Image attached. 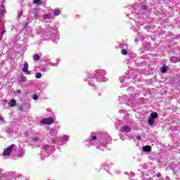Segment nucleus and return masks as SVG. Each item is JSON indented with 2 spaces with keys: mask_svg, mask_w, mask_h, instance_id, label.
<instances>
[{
  "mask_svg": "<svg viewBox=\"0 0 180 180\" xmlns=\"http://www.w3.org/2000/svg\"><path fill=\"white\" fill-rule=\"evenodd\" d=\"M142 9H143L144 11H146V9H147V5L142 4Z\"/></svg>",
  "mask_w": 180,
  "mask_h": 180,
  "instance_id": "f704fd0d",
  "label": "nucleus"
},
{
  "mask_svg": "<svg viewBox=\"0 0 180 180\" xmlns=\"http://www.w3.org/2000/svg\"><path fill=\"white\" fill-rule=\"evenodd\" d=\"M120 131L121 133H130V131H131V128L127 125H124L123 127H121Z\"/></svg>",
  "mask_w": 180,
  "mask_h": 180,
  "instance_id": "39448f33",
  "label": "nucleus"
},
{
  "mask_svg": "<svg viewBox=\"0 0 180 180\" xmlns=\"http://www.w3.org/2000/svg\"><path fill=\"white\" fill-rule=\"evenodd\" d=\"M156 175H157L158 178H160V176H161V173H158Z\"/></svg>",
  "mask_w": 180,
  "mask_h": 180,
  "instance_id": "a19ab883",
  "label": "nucleus"
},
{
  "mask_svg": "<svg viewBox=\"0 0 180 180\" xmlns=\"http://www.w3.org/2000/svg\"><path fill=\"white\" fill-rule=\"evenodd\" d=\"M60 140H62V141H68V136L65 135L60 138Z\"/></svg>",
  "mask_w": 180,
  "mask_h": 180,
  "instance_id": "a878e982",
  "label": "nucleus"
},
{
  "mask_svg": "<svg viewBox=\"0 0 180 180\" xmlns=\"http://www.w3.org/2000/svg\"><path fill=\"white\" fill-rule=\"evenodd\" d=\"M97 148H100L101 150H102V151H103V149H102L101 147L98 146Z\"/></svg>",
  "mask_w": 180,
  "mask_h": 180,
  "instance_id": "c03bdc74",
  "label": "nucleus"
},
{
  "mask_svg": "<svg viewBox=\"0 0 180 180\" xmlns=\"http://www.w3.org/2000/svg\"><path fill=\"white\" fill-rule=\"evenodd\" d=\"M133 86H129V88H128V91H133Z\"/></svg>",
  "mask_w": 180,
  "mask_h": 180,
  "instance_id": "4c0bfd02",
  "label": "nucleus"
},
{
  "mask_svg": "<svg viewBox=\"0 0 180 180\" xmlns=\"http://www.w3.org/2000/svg\"><path fill=\"white\" fill-rule=\"evenodd\" d=\"M119 101H120V102H122V98H120V100H119Z\"/></svg>",
  "mask_w": 180,
  "mask_h": 180,
  "instance_id": "864d4df0",
  "label": "nucleus"
},
{
  "mask_svg": "<svg viewBox=\"0 0 180 180\" xmlns=\"http://www.w3.org/2000/svg\"><path fill=\"white\" fill-rule=\"evenodd\" d=\"M121 53L123 56H127V50L125 49H122Z\"/></svg>",
  "mask_w": 180,
  "mask_h": 180,
  "instance_id": "bb28decb",
  "label": "nucleus"
},
{
  "mask_svg": "<svg viewBox=\"0 0 180 180\" xmlns=\"http://www.w3.org/2000/svg\"><path fill=\"white\" fill-rule=\"evenodd\" d=\"M132 57H136V53H132Z\"/></svg>",
  "mask_w": 180,
  "mask_h": 180,
  "instance_id": "a18cd8bd",
  "label": "nucleus"
},
{
  "mask_svg": "<svg viewBox=\"0 0 180 180\" xmlns=\"http://www.w3.org/2000/svg\"><path fill=\"white\" fill-rule=\"evenodd\" d=\"M41 72H47L49 71V68H44L41 69Z\"/></svg>",
  "mask_w": 180,
  "mask_h": 180,
  "instance_id": "7c9ffc66",
  "label": "nucleus"
},
{
  "mask_svg": "<svg viewBox=\"0 0 180 180\" xmlns=\"http://www.w3.org/2000/svg\"><path fill=\"white\" fill-rule=\"evenodd\" d=\"M57 133H58V129L57 128H51L49 129L50 136H57Z\"/></svg>",
  "mask_w": 180,
  "mask_h": 180,
  "instance_id": "1a4fd4ad",
  "label": "nucleus"
},
{
  "mask_svg": "<svg viewBox=\"0 0 180 180\" xmlns=\"http://www.w3.org/2000/svg\"><path fill=\"white\" fill-rule=\"evenodd\" d=\"M40 123L41 124H51V123H54V119L52 117L42 119Z\"/></svg>",
  "mask_w": 180,
  "mask_h": 180,
  "instance_id": "20e7f679",
  "label": "nucleus"
},
{
  "mask_svg": "<svg viewBox=\"0 0 180 180\" xmlns=\"http://www.w3.org/2000/svg\"><path fill=\"white\" fill-rule=\"evenodd\" d=\"M22 15H23V11L20 10V16H22Z\"/></svg>",
  "mask_w": 180,
  "mask_h": 180,
  "instance_id": "ea45409f",
  "label": "nucleus"
},
{
  "mask_svg": "<svg viewBox=\"0 0 180 180\" xmlns=\"http://www.w3.org/2000/svg\"><path fill=\"white\" fill-rule=\"evenodd\" d=\"M130 14H127V18H129V15Z\"/></svg>",
  "mask_w": 180,
  "mask_h": 180,
  "instance_id": "603ef678",
  "label": "nucleus"
},
{
  "mask_svg": "<svg viewBox=\"0 0 180 180\" xmlns=\"http://www.w3.org/2000/svg\"><path fill=\"white\" fill-rule=\"evenodd\" d=\"M149 126H153L154 124V118H152L151 117L148 119V122Z\"/></svg>",
  "mask_w": 180,
  "mask_h": 180,
  "instance_id": "aec40b11",
  "label": "nucleus"
},
{
  "mask_svg": "<svg viewBox=\"0 0 180 180\" xmlns=\"http://www.w3.org/2000/svg\"><path fill=\"white\" fill-rule=\"evenodd\" d=\"M124 98H127V96H124Z\"/></svg>",
  "mask_w": 180,
  "mask_h": 180,
  "instance_id": "5fc2aeb1",
  "label": "nucleus"
},
{
  "mask_svg": "<svg viewBox=\"0 0 180 180\" xmlns=\"http://www.w3.org/2000/svg\"><path fill=\"white\" fill-rule=\"evenodd\" d=\"M26 81H27L26 77H25L24 76H22L21 77V82H26Z\"/></svg>",
  "mask_w": 180,
  "mask_h": 180,
  "instance_id": "473e14b6",
  "label": "nucleus"
},
{
  "mask_svg": "<svg viewBox=\"0 0 180 180\" xmlns=\"http://www.w3.org/2000/svg\"><path fill=\"white\" fill-rule=\"evenodd\" d=\"M160 180H164V179H160Z\"/></svg>",
  "mask_w": 180,
  "mask_h": 180,
  "instance_id": "6e6d98bb",
  "label": "nucleus"
},
{
  "mask_svg": "<svg viewBox=\"0 0 180 180\" xmlns=\"http://www.w3.org/2000/svg\"><path fill=\"white\" fill-rule=\"evenodd\" d=\"M8 178L9 180H16V178H15V174H8Z\"/></svg>",
  "mask_w": 180,
  "mask_h": 180,
  "instance_id": "5701e85b",
  "label": "nucleus"
},
{
  "mask_svg": "<svg viewBox=\"0 0 180 180\" xmlns=\"http://www.w3.org/2000/svg\"><path fill=\"white\" fill-rule=\"evenodd\" d=\"M4 120V118H2V117H0V120Z\"/></svg>",
  "mask_w": 180,
  "mask_h": 180,
  "instance_id": "3c124183",
  "label": "nucleus"
},
{
  "mask_svg": "<svg viewBox=\"0 0 180 180\" xmlns=\"http://www.w3.org/2000/svg\"><path fill=\"white\" fill-rule=\"evenodd\" d=\"M46 157H49V155H46Z\"/></svg>",
  "mask_w": 180,
  "mask_h": 180,
  "instance_id": "13d9d810",
  "label": "nucleus"
},
{
  "mask_svg": "<svg viewBox=\"0 0 180 180\" xmlns=\"http://www.w3.org/2000/svg\"><path fill=\"white\" fill-rule=\"evenodd\" d=\"M124 102H126V100H124Z\"/></svg>",
  "mask_w": 180,
  "mask_h": 180,
  "instance_id": "bf43d9fd",
  "label": "nucleus"
},
{
  "mask_svg": "<svg viewBox=\"0 0 180 180\" xmlns=\"http://www.w3.org/2000/svg\"><path fill=\"white\" fill-rule=\"evenodd\" d=\"M111 138L110 136H108L107 137V141H105V139H103V141H102V140L100 141V143L101 144V146H103V147H105V146H106V144H108V143H109V141H110Z\"/></svg>",
  "mask_w": 180,
  "mask_h": 180,
  "instance_id": "9b49d317",
  "label": "nucleus"
},
{
  "mask_svg": "<svg viewBox=\"0 0 180 180\" xmlns=\"http://www.w3.org/2000/svg\"><path fill=\"white\" fill-rule=\"evenodd\" d=\"M34 61H39L40 60V56L35 54L33 56Z\"/></svg>",
  "mask_w": 180,
  "mask_h": 180,
  "instance_id": "412c9836",
  "label": "nucleus"
},
{
  "mask_svg": "<svg viewBox=\"0 0 180 180\" xmlns=\"http://www.w3.org/2000/svg\"><path fill=\"white\" fill-rule=\"evenodd\" d=\"M161 72H163V73L167 72V67L162 66L161 69Z\"/></svg>",
  "mask_w": 180,
  "mask_h": 180,
  "instance_id": "c756f323",
  "label": "nucleus"
},
{
  "mask_svg": "<svg viewBox=\"0 0 180 180\" xmlns=\"http://www.w3.org/2000/svg\"><path fill=\"white\" fill-rule=\"evenodd\" d=\"M60 13H61V11L58 9H56L53 13L55 16H59Z\"/></svg>",
  "mask_w": 180,
  "mask_h": 180,
  "instance_id": "4be33fe9",
  "label": "nucleus"
},
{
  "mask_svg": "<svg viewBox=\"0 0 180 180\" xmlns=\"http://www.w3.org/2000/svg\"><path fill=\"white\" fill-rule=\"evenodd\" d=\"M52 143H53V144H56V141L52 140Z\"/></svg>",
  "mask_w": 180,
  "mask_h": 180,
  "instance_id": "49530a36",
  "label": "nucleus"
},
{
  "mask_svg": "<svg viewBox=\"0 0 180 180\" xmlns=\"http://www.w3.org/2000/svg\"><path fill=\"white\" fill-rule=\"evenodd\" d=\"M129 78H133V75H131L129 76Z\"/></svg>",
  "mask_w": 180,
  "mask_h": 180,
  "instance_id": "09e8293b",
  "label": "nucleus"
},
{
  "mask_svg": "<svg viewBox=\"0 0 180 180\" xmlns=\"http://www.w3.org/2000/svg\"><path fill=\"white\" fill-rule=\"evenodd\" d=\"M8 105L11 108H13V106L16 105V100H11Z\"/></svg>",
  "mask_w": 180,
  "mask_h": 180,
  "instance_id": "a211bd4d",
  "label": "nucleus"
},
{
  "mask_svg": "<svg viewBox=\"0 0 180 180\" xmlns=\"http://www.w3.org/2000/svg\"><path fill=\"white\" fill-rule=\"evenodd\" d=\"M91 139H90V143L92 144V146H98V142L96 136L91 134Z\"/></svg>",
  "mask_w": 180,
  "mask_h": 180,
  "instance_id": "6e6552de",
  "label": "nucleus"
},
{
  "mask_svg": "<svg viewBox=\"0 0 180 180\" xmlns=\"http://www.w3.org/2000/svg\"><path fill=\"white\" fill-rule=\"evenodd\" d=\"M32 99H34V101H37L39 99V96L34 94Z\"/></svg>",
  "mask_w": 180,
  "mask_h": 180,
  "instance_id": "72a5a7b5",
  "label": "nucleus"
},
{
  "mask_svg": "<svg viewBox=\"0 0 180 180\" xmlns=\"http://www.w3.org/2000/svg\"><path fill=\"white\" fill-rule=\"evenodd\" d=\"M128 101H129L128 102H130V99H128Z\"/></svg>",
  "mask_w": 180,
  "mask_h": 180,
  "instance_id": "4d7b16f0",
  "label": "nucleus"
},
{
  "mask_svg": "<svg viewBox=\"0 0 180 180\" xmlns=\"http://www.w3.org/2000/svg\"><path fill=\"white\" fill-rule=\"evenodd\" d=\"M32 141H40V139L37 136H33Z\"/></svg>",
  "mask_w": 180,
  "mask_h": 180,
  "instance_id": "cd10ccee",
  "label": "nucleus"
},
{
  "mask_svg": "<svg viewBox=\"0 0 180 180\" xmlns=\"http://www.w3.org/2000/svg\"><path fill=\"white\" fill-rule=\"evenodd\" d=\"M41 160H44V158H43V153L41 154Z\"/></svg>",
  "mask_w": 180,
  "mask_h": 180,
  "instance_id": "37998d69",
  "label": "nucleus"
},
{
  "mask_svg": "<svg viewBox=\"0 0 180 180\" xmlns=\"http://www.w3.org/2000/svg\"><path fill=\"white\" fill-rule=\"evenodd\" d=\"M131 103H134V100H132Z\"/></svg>",
  "mask_w": 180,
  "mask_h": 180,
  "instance_id": "8fccbe9b",
  "label": "nucleus"
},
{
  "mask_svg": "<svg viewBox=\"0 0 180 180\" xmlns=\"http://www.w3.org/2000/svg\"><path fill=\"white\" fill-rule=\"evenodd\" d=\"M25 30V37H29L30 36H32V33H33V30H32V28H27V27H25L24 28Z\"/></svg>",
  "mask_w": 180,
  "mask_h": 180,
  "instance_id": "0eeeda50",
  "label": "nucleus"
},
{
  "mask_svg": "<svg viewBox=\"0 0 180 180\" xmlns=\"http://www.w3.org/2000/svg\"><path fill=\"white\" fill-rule=\"evenodd\" d=\"M127 74H130V71H127V72H126V75H127Z\"/></svg>",
  "mask_w": 180,
  "mask_h": 180,
  "instance_id": "de8ad7c7",
  "label": "nucleus"
},
{
  "mask_svg": "<svg viewBox=\"0 0 180 180\" xmlns=\"http://www.w3.org/2000/svg\"><path fill=\"white\" fill-rule=\"evenodd\" d=\"M44 36L48 39H50L53 43H57L60 39V33L56 29L50 27V25H46L44 32Z\"/></svg>",
  "mask_w": 180,
  "mask_h": 180,
  "instance_id": "f03ea898",
  "label": "nucleus"
},
{
  "mask_svg": "<svg viewBox=\"0 0 180 180\" xmlns=\"http://www.w3.org/2000/svg\"><path fill=\"white\" fill-rule=\"evenodd\" d=\"M150 117H152V119L154 120L157 119V117H158V114L157 112H153L150 114Z\"/></svg>",
  "mask_w": 180,
  "mask_h": 180,
  "instance_id": "6ab92c4d",
  "label": "nucleus"
},
{
  "mask_svg": "<svg viewBox=\"0 0 180 180\" xmlns=\"http://www.w3.org/2000/svg\"><path fill=\"white\" fill-rule=\"evenodd\" d=\"M136 139H137L138 141L141 140V136H136Z\"/></svg>",
  "mask_w": 180,
  "mask_h": 180,
  "instance_id": "e433bc0d",
  "label": "nucleus"
},
{
  "mask_svg": "<svg viewBox=\"0 0 180 180\" xmlns=\"http://www.w3.org/2000/svg\"><path fill=\"white\" fill-rule=\"evenodd\" d=\"M29 63H25L24 64V68H22L23 72H25L27 75H32V71H29Z\"/></svg>",
  "mask_w": 180,
  "mask_h": 180,
  "instance_id": "423d86ee",
  "label": "nucleus"
},
{
  "mask_svg": "<svg viewBox=\"0 0 180 180\" xmlns=\"http://www.w3.org/2000/svg\"><path fill=\"white\" fill-rule=\"evenodd\" d=\"M169 60H170V61H171L172 63H178V62L180 61L179 58L175 57V56L171 57V58H169Z\"/></svg>",
  "mask_w": 180,
  "mask_h": 180,
  "instance_id": "ddd939ff",
  "label": "nucleus"
},
{
  "mask_svg": "<svg viewBox=\"0 0 180 180\" xmlns=\"http://www.w3.org/2000/svg\"><path fill=\"white\" fill-rule=\"evenodd\" d=\"M46 63L47 65H50L51 67H57L58 65V64L51 62V59H47Z\"/></svg>",
  "mask_w": 180,
  "mask_h": 180,
  "instance_id": "f8f14e48",
  "label": "nucleus"
},
{
  "mask_svg": "<svg viewBox=\"0 0 180 180\" xmlns=\"http://www.w3.org/2000/svg\"><path fill=\"white\" fill-rule=\"evenodd\" d=\"M128 9V11H129V12H133V8L131 7V8H127Z\"/></svg>",
  "mask_w": 180,
  "mask_h": 180,
  "instance_id": "58836bf2",
  "label": "nucleus"
},
{
  "mask_svg": "<svg viewBox=\"0 0 180 180\" xmlns=\"http://www.w3.org/2000/svg\"><path fill=\"white\" fill-rule=\"evenodd\" d=\"M17 94H18L19 95H22V91L20 89H18Z\"/></svg>",
  "mask_w": 180,
  "mask_h": 180,
  "instance_id": "c9c22d12",
  "label": "nucleus"
},
{
  "mask_svg": "<svg viewBox=\"0 0 180 180\" xmlns=\"http://www.w3.org/2000/svg\"><path fill=\"white\" fill-rule=\"evenodd\" d=\"M49 148H50V146H49V145H44L43 146V150L44 151H49Z\"/></svg>",
  "mask_w": 180,
  "mask_h": 180,
  "instance_id": "393cba45",
  "label": "nucleus"
},
{
  "mask_svg": "<svg viewBox=\"0 0 180 180\" xmlns=\"http://www.w3.org/2000/svg\"><path fill=\"white\" fill-rule=\"evenodd\" d=\"M16 145L13 144L11 145L10 146H8L4 152H3V155L4 156H8V155H11V153H12V151H13V150H16Z\"/></svg>",
  "mask_w": 180,
  "mask_h": 180,
  "instance_id": "7ed1b4c3",
  "label": "nucleus"
},
{
  "mask_svg": "<svg viewBox=\"0 0 180 180\" xmlns=\"http://www.w3.org/2000/svg\"><path fill=\"white\" fill-rule=\"evenodd\" d=\"M32 13L34 14L35 19L39 18V11H37V9L34 8Z\"/></svg>",
  "mask_w": 180,
  "mask_h": 180,
  "instance_id": "dca6fc26",
  "label": "nucleus"
},
{
  "mask_svg": "<svg viewBox=\"0 0 180 180\" xmlns=\"http://www.w3.org/2000/svg\"><path fill=\"white\" fill-rule=\"evenodd\" d=\"M43 19H44V20H46V19H52L53 18V15L51 13H48V14H44L42 16Z\"/></svg>",
  "mask_w": 180,
  "mask_h": 180,
  "instance_id": "2eb2a0df",
  "label": "nucleus"
},
{
  "mask_svg": "<svg viewBox=\"0 0 180 180\" xmlns=\"http://www.w3.org/2000/svg\"><path fill=\"white\" fill-rule=\"evenodd\" d=\"M35 77L37 78V79L41 78V73H40V72H37V73L35 74Z\"/></svg>",
  "mask_w": 180,
  "mask_h": 180,
  "instance_id": "c85d7f7f",
  "label": "nucleus"
},
{
  "mask_svg": "<svg viewBox=\"0 0 180 180\" xmlns=\"http://www.w3.org/2000/svg\"><path fill=\"white\" fill-rule=\"evenodd\" d=\"M105 75H106V72L101 69L97 70L96 73H89L88 78L91 80V82H89V85L91 86H94L95 89V81H97V82H106V81H108V78L105 77Z\"/></svg>",
  "mask_w": 180,
  "mask_h": 180,
  "instance_id": "f257e3e1",
  "label": "nucleus"
},
{
  "mask_svg": "<svg viewBox=\"0 0 180 180\" xmlns=\"http://www.w3.org/2000/svg\"><path fill=\"white\" fill-rule=\"evenodd\" d=\"M25 150H23V149H18L16 150V153H15V155H17L18 157H23V155H25Z\"/></svg>",
  "mask_w": 180,
  "mask_h": 180,
  "instance_id": "9d476101",
  "label": "nucleus"
},
{
  "mask_svg": "<svg viewBox=\"0 0 180 180\" xmlns=\"http://www.w3.org/2000/svg\"><path fill=\"white\" fill-rule=\"evenodd\" d=\"M125 81H126V77L121 76L120 77V82H121L122 84H123V82H124Z\"/></svg>",
  "mask_w": 180,
  "mask_h": 180,
  "instance_id": "b1692460",
  "label": "nucleus"
},
{
  "mask_svg": "<svg viewBox=\"0 0 180 180\" xmlns=\"http://www.w3.org/2000/svg\"><path fill=\"white\" fill-rule=\"evenodd\" d=\"M5 33H6V31L5 30H3L2 34H5Z\"/></svg>",
  "mask_w": 180,
  "mask_h": 180,
  "instance_id": "79ce46f5",
  "label": "nucleus"
},
{
  "mask_svg": "<svg viewBox=\"0 0 180 180\" xmlns=\"http://www.w3.org/2000/svg\"><path fill=\"white\" fill-rule=\"evenodd\" d=\"M41 0H34V4L35 5H40V2Z\"/></svg>",
  "mask_w": 180,
  "mask_h": 180,
  "instance_id": "2f4dec72",
  "label": "nucleus"
},
{
  "mask_svg": "<svg viewBox=\"0 0 180 180\" xmlns=\"http://www.w3.org/2000/svg\"><path fill=\"white\" fill-rule=\"evenodd\" d=\"M143 151H144V153H150V151H151V146H143Z\"/></svg>",
  "mask_w": 180,
  "mask_h": 180,
  "instance_id": "4468645a",
  "label": "nucleus"
},
{
  "mask_svg": "<svg viewBox=\"0 0 180 180\" xmlns=\"http://www.w3.org/2000/svg\"><path fill=\"white\" fill-rule=\"evenodd\" d=\"M1 9H0V16L2 18L4 16V13H5V6L4 5L1 6Z\"/></svg>",
  "mask_w": 180,
  "mask_h": 180,
  "instance_id": "f3484780",
  "label": "nucleus"
}]
</instances>
